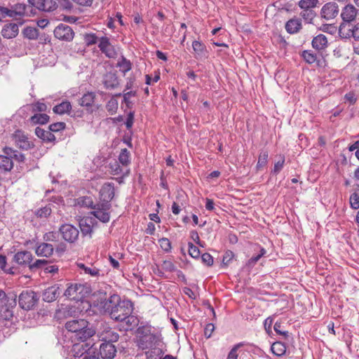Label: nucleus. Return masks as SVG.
Segmentation results:
<instances>
[{
  "label": "nucleus",
  "instance_id": "49",
  "mask_svg": "<svg viewBox=\"0 0 359 359\" xmlns=\"http://www.w3.org/2000/svg\"><path fill=\"white\" fill-rule=\"evenodd\" d=\"M188 245L189 255L194 259H198L201 255L198 248L194 245L192 243H189Z\"/></svg>",
  "mask_w": 359,
  "mask_h": 359
},
{
  "label": "nucleus",
  "instance_id": "51",
  "mask_svg": "<svg viewBox=\"0 0 359 359\" xmlns=\"http://www.w3.org/2000/svg\"><path fill=\"white\" fill-rule=\"evenodd\" d=\"M79 266L82 269L85 273L90 274L91 276H96L99 273V270L95 267H87L83 264H79Z\"/></svg>",
  "mask_w": 359,
  "mask_h": 359
},
{
  "label": "nucleus",
  "instance_id": "19",
  "mask_svg": "<svg viewBox=\"0 0 359 359\" xmlns=\"http://www.w3.org/2000/svg\"><path fill=\"white\" fill-rule=\"evenodd\" d=\"M54 250L52 244L43 242L36 245L35 253L39 257H50L53 255Z\"/></svg>",
  "mask_w": 359,
  "mask_h": 359
},
{
  "label": "nucleus",
  "instance_id": "22",
  "mask_svg": "<svg viewBox=\"0 0 359 359\" xmlns=\"http://www.w3.org/2000/svg\"><path fill=\"white\" fill-rule=\"evenodd\" d=\"M60 287L54 285L48 287L43 293V299L47 302L55 301L60 294Z\"/></svg>",
  "mask_w": 359,
  "mask_h": 359
},
{
  "label": "nucleus",
  "instance_id": "40",
  "mask_svg": "<svg viewBox=\"0 0 359 359\" xmlns=\"http://www.w3.org/2000/svg\"><path fill=\"white\" fill-rule=\"evenodd\" d=\"M300 16L304 20L306 23H311L313 19L316 16V13L313 9H302Z\"/></svg>",
  "mask_w": 359,
  "mask_h": 359
},
{
  "label": "nucleus",
  "instance_id": "13",
  "mask_svg": "<svg viewBox=\"0 0 359 359\" xmlns=\"http://www.w3.org/2000/svg\"><path fill=\"white\" fill-rule=\"evenodd\" d=\"M28 2L39 11L49 12L57 8V4L53 0H28Z\"/></svg>",
  "mask_w": 359,
  "mask_h": 359
},
{
  "label": "nucleus",
  "instance_id": "12",
  "mask_svg": "<svg viewBox=\"0 0 359 359\" xmlns=\"http://www.w3.org/2000/svg\"><path fill=\"white\" fill-rule=\"evenodd\" d=\"M339 13V6L335 2L325 4L321 8V17L327 20L334 18Z\"/></svg>",
  "mask_w": 359,
  "mask_h": 359
},
{
  "label": "nucleus",
  "instance_id": "48",
  "mask_svg": "<svg viewBox=\"0 0 359 359\" xmlns=\"http://www.w3.org/2000/svg\"><path fill=\"white\" fill-rule=\"evenodd\" d=\"M58 237H59V233L57 232L50 231V232L46 233L43 235V241L46 243L57 242L58 240Z\"/></svg>",
  "mask_w": 359,
  "mask_h": 359
},
{
  "label": "nucleus",
  "instance_id": "37",
  "mask_svg": "<svg viewBox=\"0 0 359 359\" xmlns=\"http://www.w3.org/2000/svg\"><path fill=\"white\" fill-rule=\"evenodd\" d=\"M123 322L126 323V330H133L135 327H136L139 324V319L137 316L132 315L130 313V315H127V317L126 319L123 320Z\"/></svg>",
  "mask_w": 359,
  "mask_h": 359
},
{
  "label": "nucleus",
  "instance_id": "44",
  "mask_svg": "<svg viewBox=\"0 0 359 359\" xmlns=\"http://www.w3.org/2000/svg\"><path fill=\"white\" fill-rule=\"evenodd\" d=\"M244 346L243 342H240L235 344L229 352L226 359H238V351L240 348Z\"/></svg>",
  "mask_w": 359,
  "mask_h": 359
},
{
  "label": "nucleus",
  "instance_id": "9",
  "mask_svg": "<svg viewBox=\"0 0 359 359\" xmlns=\"http://www.w3.org/2000/svg\"><path fill=\"white\" fill-rule=\"evenodd\" d=\"M98 47L100 51L108 58H115L117 52L114 46L111 43L109 39L107 36H102L99 39Z\"/></svg>",
  "mask_w": 359,
  "mask_h": 359
},
{
  "label": "nucleus",
  "instance_id": "34",
  "mask_svg": "<svg viewBox=\"0 0 359 359\" xmlns=\"http://www.w3.org/2000/svg\"><path fill=\"white\" fill-rule=\"evenodd\" d=\"M49 121V116L46 114H36L29 118L32 124H46Z\"/></svg>",
  "mask_w": 359,
  "mask_h": 359
},
{
  "label": "nucleus",
  "instance_id": "61",
  "mask_svg": "<svg viewBox=\"0 0 359 359\" xmlns=\"http://www.w3.org/2000/svg\"><path fill=\"white\" fill-rule=\"evenodd\" d=\"M117 107L118 103L116 100H109L106 105L107 111H109L111 114H113L116 112Z\"/></svg>",
  "mask_w": 359,
  "mask_h": 359
},
{
  "label": "nucleus",
  "instance_id": "36",
  "mask_svg": "<svg viewBox=\"0 0 359 359\" xmlns=\"http://www.w3.org/2000/svg\"><path fill=\"white\" fill-rule=\"evenodd\" d=\"M104 84L107 88L114 89L118 85V79L114 74H107L105 76Z\"/></svg>",
  "mask_w": 359,
  "mask_h": 359
},
{
  "label": "nucleus",
  "instance_id": "31",
  "mask_svg": "<svg viewBox=\"0 0 359 359\" xmlns=\"http://www.w3.org/2000/svg\"><path fill=\"white\" fill-rule=\"evenodd\" d=\"M3 153L10 156L12 161L15 160L18 162H24L25 157L23 154L11 147H6L3 149Z\"/></svg>",
  "mask_w": 359,
  "mask_h": 359
},
{
  "label": "nucleus",
  "instance_id": "57",
  "mask_svg": "<svg viewBox=\"0 0 359 359\" xmlns=\"http://www.w3.org/2000/svg\"><path fill=\"white\" fill-rule=\"evenodd\" d=\"M65 128V123L63 122H57L49 126V130L50 132H59L64 130Z\"/></svg>",
  "mask_w": 359,
  "mask_h": 359
},
{
  "label": "nucleus",
  "instance_id": "4",
  "mask_svg": "<svg viewBox=\"0 0 359 359\" xmlns=\"http://www.w3.org/2000/svg\"><path fill=\"white\" fill-rule=\"evenodd\" d=\"M105 294L103 297H100L97 301V306L100 307L104 312L107 313L109 316L114 309L121 301V297L116 294L110 295L109 297H105Z\"/></svg>",
  "mask_w": 359,
  "mask_h": 359
},
{
  "label": "nucleus",
  "instance_id": "28",
  "mask_svg": "<svg viewBox=\"0 0 359 359\" xmlns=\"http://www.w3.org/2000/svg\"><path fill=\"white\" fill-rule=\"evenodd\" d=\"M101 337L105 343L112 344V342L118 341L119 335L114 330L108 327L102 332Z\"/></svg>",
  "mask_w": 359,
  "mask_h": 359
},
{
  "label": "nucleus",
  "instance_id": "41",
  "mask_svg": "<svg viewBox=\"0 0 359 359\" xmlns=\"http://www.w3.org/2000/svg\"><path fill=\"white\" fill-rule=\"evenodd\" d=\"M268 157H269V153L266 151H261L259 158L257 164V170H260L265 167L268 163Z\"/></svg>",
  "mask_w": 359,
  "mask_h": 359
},
{
  "label": "nucleus",
  "instance_id": "54",
  "mask_svg": "<svg viewBox=\"0 0 359 359\" xmlns=\"http://www.w3.org/2000/svg\"><path fill=\"white\" fill-rule=\"evenodd\" d=\"M161 248L165 252H169L171 250V243L169 239L162 238L158 241Z\"/></svg>",
  "mask_w": 359,
  "mask_h": 359
},
{
  "label": "nucleus",
  "instance_id": "3",
  "mask_svg": "<svg viewBox=\"0 0 359 359\" xmlns=\"http://www.w3.org/2000/svg\"><path fill=\"white\" fill-rule=\"evenodd\" d=\"M133 305L130 300L123 299L119 302V304L116 306L111 313V318L118 322H123L127 317V315H130L133 313Z\"/></svg>",
  "mask_w": 359,
  "mask_h": 359
},
{
  "label": "nucleus",
  "instance_id": "63",
  "mask_svg": "<svg viewBox=\"0 0 359 359\" xmlns=\"http://www.w3.org/2000/svg\"><path fill=\"white\" fill-rule=\"evenodd\" d=\"M233 257L234 254L232 251H226L223 256L222 263L224 265H228L229 262L233 259Z\"/></svg>",
  "mask_w": 359,
  "mask_h": 359
},
{
  "label": "nucleus",
  "instance_id": "17",
  "mask_svg": "<svg viewBox=\"0 0 359 359\" xmlns=\"http://www.w3.org/2000/svg\"><path fill=\"white\" fill-rule=\"evenodd\" d=\"M95 219L90 217H85L79 220V227L83 236H92L93 226Z\"/></svg>",
  "mask_w": 359,
  "mask_h": 359
},
{
  "label": "nucleus",
  "instance_id": "26",
  "mask_svg": "<svg viewBox=\"0 0 359 359\" xmlns=\"http://www.w3.org/2000/svg\"><path fill=\"white\" fill-rule=\"evenodd\" d=\"M328 41L325 35L320 34L312 40V46L318 50H322L327 47Z\"/></svg>",
  "mask_w": 359,
  "mask_h": 359
},
{
  "label": "nucleus",
  "instance_id": "60",
  "mask_svg": "<svg viewBox=\"0 0 359 359\" xmlns=\"http://www.w3.org/2000/svg\"><path fill=\"white\" fill-rule=\"evenodd\" d=\"M285 163V158L281 157V159L279 160L278 162H276L274 164L273 169L272 170V172L275 175H277L280 172V171L283 169Z\"/></svg>",
  "mask_w": 359,
  "mask_h": 359
},
{
  "label": "nucleus",
  "instance_id": "7",
  "mask_svg": "<svg viewBox=\"0 0 359 359\" xmlns=\"http://www.w3.org/2000/svg\"><path fill=\"white\" fill-rule=\"evenodd\" d=\"M60 233H61L64 240L69 243L75 242L79 237V230L72 224H65L60 228Z\"/></svg>",
  "mask_w": 359,
  "mask_h": 359
},
{
  "label": "nucleus",
  "instance_id": "6",
  "mask_svg": "<svg viewBox=\"0 0 359 359\" xmlns=\"http://www.w3.org/2000/svg\"><path fill=\"white\" fill-rule=\"evenodd\" d=\"M339 33L342 38L348 39L353 37L355 40L359 41V22L354 26L346 23H341L339 28Z\"/></svg>",
  "mask_w": 359,
  "mask_h": 359
},
{
  "label": "nucleus",
  "instance_id": "46",
  "mask_svg": "<svg viewBox=\"0 0 359 359\" xmlns=\"http://www.w3.org/2000/svg\"><path fill=\"white\" fill-rule=\"evenodd\" d=\"M83 40L88 46L95 44L97 42V37L95 34H86L83 35Z\"/></svg>",
  "mask_w": 359,
  "mask_h": 359
},
{
  "label": "nucleus",
  "instance_id": "43",
  "mask_svg": "<svg viewBox=\"0 0 359 359\" xmlns=\"http://www.w3.org/2000/svg\"><path fill=\"white\" fill-rule=\"evenodd\" d=\"M318 2V0H300L298 5L301 9H313Z\"/></svg>",
  "mask_w": 359,
  "mask_h": 359
},
{
  "label": "nucleus",
  "instance_id": "62",
  "mask_svg": "<svg viewBox=\"0 0 359 359\" xmlns=\"http://www.w3.org/2000/svg\"><path fill=\"white\" fill-rule=\"evenodd\" d=\"M201 260L203 264L210 266L213 264V257L209 253H204L201 255Z\"/></svg>",
  "mask_w": 359,
  "mask_h": 359
},
{
  "label": "nucleus",
  "instance_id": "11",
  "mask_svg": "<svg viewBox=\"0 0 359 359\" xmlns=\"http://www.w3.org/2000/svg\"><path fill=\"white\" fill-rule=\"evenodd\" d=\"M358 11L353 4L345 6L341 13V17L343 20L341 23L351 25V22L355 20Z\"/></svg>",
  "mask_w": 359,
  "mask_h": 359
},
{
  "label": "nucleus",
  "instance_id": "20",
  "mask_svg": "<svg viewBox=\"0 0 359 359\" xmlns=\"http://www.w3.org/2000/svg\"><path fill=\"white\" fill-rule=\"evenodd\" d=\"M116 353V348L111 343H102L100 346V355L103 359H112Z\"/></svg>",
  "mask_w": 359,
  "mask_h": 359
},
{
  "label": "nucleus",
  "instance_id": "35",
  "mask_svg": "<svg viewBox=\"0 0 359 359\" xmlns=\"http://www.w3.org/2000/svg\"><path fill=\"white\" fill-rule=\"evenodd\" d=\"M271 351L277 356H281L285 353L286 346L280 341L274 342L271 347Z\"/></svg>",
  "mask_w": 359,
  "mask_h": 359
},
{
  "label": "nucleus",
  "instance_id": "8",
  "mask_svg": "<svg viewBox=\"0 0 359 359\" xmlns=\"http://www.w3.org/2000/svg\"><path fill=\"white\" fill-rule=\"evenodd\" d=\"M110 208L111 204L108 203L97 204L93 207L94 210L92 212V214L102 222H108L110 219L109 213Z\"/></svg>",
  "mask_w": 359,
  "mask_h": 359
},
{
  "label": "nucleus",
  "instance_id": "23",
  "mask_svg": "<svg viewBox=\"0 0 359 359\" xmlns=\"http://www.w3.org/2000/svg\"><path fill=\"white\" fill-rule=\"evenodd\" d=\"M90 345L88 343L81 344L79 342H75L72 346V352L73 355L76 358L83 357L86 353L90 351Z\"/></svg>",
  "mask_w": 359,
  "mask_h": 359
},
{
  "label": "nucleus",
  "instance_id": "30",
  "mask_svg": "<svg viewBox=\"0 0 359 359\" xmlns=\"http://www.w3.org/2000/svg\"><path fill=\"white\" fill-rule=\"evenodd\" d=\"M301 27V20L298 18L290 19L285 24V29L290 34H295L298 32Z\"/></svg>",
  "mask_w": 359,
  "mask_h": 359
},
{
  "label": "nucleus",
  "instance_id": "25",
  "mask_svg": "<svg viewBox=\"0 0 359 359\" xmlns=\"http://www.w3.org/2000/svg\"><path fill=\"white\" fill-rule=\"evenodd\" d=\"M100 193L103 200L106 201L105 203H109V202L114 196V188L113 184L110 183L104 184L100 189Z\"/></svg>",
  "mask_w": 359,
  "mask_h": 359
},
{
  "label": "nucleus",
  "instance_id": "27",
  "mask_svg": "<svg viewBox=\"0 0 359 359\" xmlns=\"http://www.w3.org/2000/svg\"><path fill=\"white\" fill-rule=\"evenodd\" d=\"M95 100V94L93 92H88L85 93L79 100V104L81 107H86L88 110L89 108L93 107Z\"/></svg>",
  "mask_w": 359,
  "mask_h": 359
},
{
  "label": "nucleus",
  "instance_id": "52",
  "mask_svg": "<svg viewBox=\"0 0 359 359\" xmlns=\"http://www.w3.org/2000/svg\"><path fill=\"white\" fill-rule=\"evenodd\" d=\"M78 204H79L82 206L90 207V208H93V200L89 196H83V197H81V198H78Z\"/></svg>",
  "mask_w": 359,
  "mask_h": 359
},
{
  "label": "nucleus",
  "instance_id": "58",
  "mask_svg": "<svg viewBox=\"0 0 359 359\" xmlns=\"http://www.w3.org/2000/svg\"><path fill=\"white\" fill-rule=\"evenodd\" d=\"M83 359H100L99 354L96 352V348L91 346L90 351L86 353Z\"/></svg>",
  "mask_w": 359,
  "mask_h": 359
},
{
  "label": "nucleus",
  "instance_id": "18",
  "mask_svg": "<svg viewBox=\"0 0 359 359\" xmlns=\"http://www.w3.org/2000/svg\"><path fill=\"white\" fill-rule=\"evenodd\" d=\"M14 261L19 265L29 267L31 262L33 260L32 254L29 251H20L14 255Z\"/></svg>",
  "mask_w": 359,
  "mask_h": 359
},
{
  "label": "nucleus",
  "instance_id": "16",
  "mask_svg": "<svg viewBox=\"0 0 359 359\" xmlns=\"http://www.w3.org/2000/svg\"><path fill=\"white\" fill-rule=\"evenodd\" d=\"M95 334V330L88 326L82 328L77 334H74L70 337L75 342H85Z\"/></svg>",
  "mask_w": 359,
  "mask_h": 359
},
{
  "label": "nucleus",
  "instance_id": "53",
  "mask_svg": "<svg viewBox=\"0 0 359 359\" xmlns=\"http://www.w3.org/2000/svg\"><path fill=\"white\" fill-rule=\"evenodd\" d=\"M122 255L120 253L114 254V257L111 255L109 256V261L114 269H119L120 264L116 259H120Z\"/></svg>",
  "mask_w": 359,
  "mask_h": 359
},
{
  "label": "nucleus",
  "instance_id": "32",
  "mask_svg": "<svg viewBox=\"0 0 359 359\" xmlns=\"http://www.w3.org/2000/svg\"><path fill=\"white\" fill-rule=\"evenodd\" d=\"M13 168V161L10 156L4 153L0 155V170L4 172H9Z\"/></svg>",
  "mask_w": 359,
  "mask_h": 359
},
{
  "label": "nucleus",
  "instance_id": "1",
  "mask_svg": "<svg viewBox=\"0 0 359 359\" xmlns=\"http://www.w3.org/2000/svg\"><path fill=\"white\" fill-rule=\"evenodd\" d=\"M161 339L159 334L151 332L147 327H141L137 329V346L142 351L152 348L155 345H161Z\"/></svg>",
  "mask_w": 359,
  "mask_h": 359
},
{
  "label": "nucleus",
  "instance_id": "10",
  "mask_svg": "<svg viewBox=\"0 0 359 359\" xmlns=\"http://www.w3.org/2000/svg\"><path fill=\"white\" fill-rule=\"evenodd\" d=\"M54 35L60 40L70 41L74 38V32L69 26L65 24H60L55 29Z\"/></svg>",
  "mask_w": 359,
  "mask_h": 359
},
{
  "label": "nucleus",
  "instance_id": "45",
  "mask_svg": "<svg viewBox=\"0 0 359 359\" xmlns=\"http://www.w3.org/2000/svg\"><path fill=\"white\" fill-rule=\"evenodd\" d=\"M47 264L48 261L46 259H36L33 262L32 261L31 262L29 269L31 271H34L43 268Z\"/></svg>",
  "mask_w": 359,
  "mask_h": 359
},
{
  "label": "nucleus",
  "instance_id": "21",
  "mask_svg": "<svg viewBox=\"0 0 359 359\" xmlns=\"http://www.w3.org/2000/svg\"><path fill=\"white\" fill-rule=\"evenodd\" d=\"M146 359H161L164 354L163 343L161 345H155L144 351Z\"/></svg>",
  "mask_w": 359,
  "mask_h": 359
},
{
  "label": "nucleus",
  "instance_id": "47",
  "mask_svg": "<svg viewBox=\"0 0 359 359\" xmlns=\"http://www.w3.org/2000/svg\"><path fill=\"white\" fill-rule=\"evenodd\" d=\"M350 206L353 210H358L359 208V195L354 192L349 198Z\"/></svg>",
  "mask_w": 359,
  "mask_h": 359
},
{
  "label": "nucleus",
  "instance_id": "5",
  "mask_svg": "<svg viewBox=\"0 0 359 359\" xmlns=\"http://www.w3.org/2000/svg\"><path fill=\"white\" fill-rule=\"evenodd\" d=\"M39 297L34 291H22L19 296V304L25 310H30L36 304Z\"/></svg>",
  "mask_w": 359,
  "mask_h": 359
},
{
  "label": "nucleus",
  "instance_id": "39",
  "mask_svg": "<svg viewBox=\"0 0 359 359\" xmlns=\"http://www.w3.org/2000/svg\"><path fill=\"white\" fill-rule=\"evenodd\" d=\"M130 151L127 149H123L118 156V161L123 165L127 166L130 163Z\"/></svg>",
  "mask_w": 359,
  "mask_h": 359
},
{
  "label": "nucleus",
  "instance_id": "29",
  "mask_svg": "<svg viewBox=\"0 0 359 359\" xmlns=\"http://www.w3.org/2000/svg\"><path fill=\"white\" fill-rule=\"evenodd\" d=\"M35 134L38 137L46 142H53L55 140V135L50 132V130H45L43 128L36 127L35 129Z\"/></svg>",
  "mask_w": 359,
  "mask_h": 359
},
{
  "label": "nucleus",
  "instance_id": "14",
  "mask_svg": "<svg viewBox=\"0 0 359 359\" xmlns=\"http://www.w3.org/2000/svg\"><path fill=\"white\" fill-rule=\"evenodd\" d=\"M13 140L15 145L19 148L27 150L31 148L32 143L28 137L21 130H16L13 134Z\"/></svg>",
  "mask_w": 359,
  "mask_h": 359
},
{
  "label": "nucleus",
  "instance_id": "24",
  "mask_svg": "<svg viewBox=\"0 0 359 359\" xmlns=\"http://www.w3.org/2000/svg\"><path fill=\"white\" fill-rule=\"evenodd\" d=\"M18 32L19 29L16 23L6 24L1 30V34L6 39H13L18 34Z\"/></svg>",
  "mask_w": 359,
  "mask_h": 359
},
{
  "label": "nucleus",
  "instance_id": "42",
  "mask_svg": "<svg viewBox=\"0 0 359 359\" xmlns=\"http://www.w3.org/2000/svg\"><path fill=\"white\" fill-rule=\"evenodd\" d=\"M192 47L195 53L199 56H203L206 51L205 46L199 41H194Z\"/></svg>",
  "mask_w": 359,
  "mask_h": 359
},
{
  "label": "nucleus",
  "instance_id": "50",
  "mask_svg": "<svg viewBox=\"0 0 359 359\" xmlns=\"http://www.w3.org/2000/svg\"><path fill=\"white\" fill-rule=\"evenodd\" d=\"M302 57L305 60L306 62L309 64H313L316 61L317 57L316 55L312 53L309 50H304L302 53Z\"/></svg>",
  "mask_w": 359,
  "mask_h": 359
},
{
  "label": "nucleus",
  "instance_id": "2",
  "mask_svg": "<svg viewBox=\"0 0 359 359\" xmlns=\"http://www.w3.org/2000/svg\"><path fill=\"white\" fill-rule=\"evenodd\" d=\"M91 292L90 287L87 284L68 283L64 295L69 299L81 302Z\"/></svg>",
  "mask_w": 359,
  "mask_h": 359
},
{
  "label": "nucleus",
  "instance_id": "56",
  "mask_svg": "<svg viewBox=\"0 0 359 359\" xmlns=\"http://www.w3.org/2000/svg\"><path fill=\"white\" fill-rule=\"evenodd\" d=\"M162 269L165 271L172 272L176 270V267L172 261L165 260L162 264Z\"/></svg>",
  "mask_w": 359,
  "mask_h": 359
},
{
  "label": "nucleus",
  "instance_id": "33",
  "mask_svg": "<svg viewBox=\"0 0 359 359\" xmlns=\"http://www.w3.org/2000/svg\"><path fill=\"white\" fill-rule=\"evenodd\" d=\"M72 104L68 101H65L53 107V111L58 114H70Z\"/></svg>",
  "mask_w": 359,
  "mask_h": 359
},
{
  "label": "nucleus",
  "instance_id": "64",
  "mask_svg": "<svg viewBox=\"0 0 359 359\" xmlns=\"http://www.w3.org/2000/svg\"><path fill=\"white\" fill-rule=\"evenodd\" d=\"M215 330V325L212 323H208L206 325L204 329V335L206 338H210L212 336V332Z\"/></svg>",
  "mask_w": 359,
  "mask_h": 359
},
{
  "label": "nucleus",
  "instance_id": "55",
  "mask_svg": "<svg viewBox=\"0 0 359 359\" xmlns=\"http://www.w3.org/2000/svg\"><path fill=\"white\" fill-rule=\"evenodd\" d=\"M51 214V208L50 206L46 205L36 212V215L39 217H47Z\"/></svg>",
  "mask_w": 359,
  "mask_h": 359
},
{
  "label": "nucleus",
  "instance_id": "38",
  "mask_svg": "<svg viewBox=\"0 0 359 359\" xmlns=\"http://www.w3.org/2000/svg\"><path fill=\"white\" fill-rule=\"evenodd\" d=\"M117 67H119L121 72L126 74V72L131 69L132 64L130 60H127L123 56L121 59L118 62Z\"/></svg>",
  "mask_w": 359,
  "mask_h": 359
},
{
  "label": "nucleus",
  "instance_id": "59",
  "mask_svg": "<svg viewBox=\"0 0 359 359\" xmlns=\"http://www.w3.org/2000/svg\"><path fill=\"white\" fill-rule=\"evenodd\" d=\"M8 298L6 292L0 290V312L6 306Z\"/></svg>",
  "mask_w": 359,
  "mask_h": 359
},
{
  "label": "nucleus",
  "instance_id": "15",
  "mask_svg": "<svg viewBox=\"0 0 359 359\" xmlns=\"http://www.w3.org/2000/svg\"><path fill=\"white\" fill-rule=\"evenodd\" d=\"M88 322L84 319L71 320L65 323V327L74 335V334H77L82 328L88 327Z\"/></svg>",
  "mask_w": 359,
  "mask_h": 359
}]
</instances>
